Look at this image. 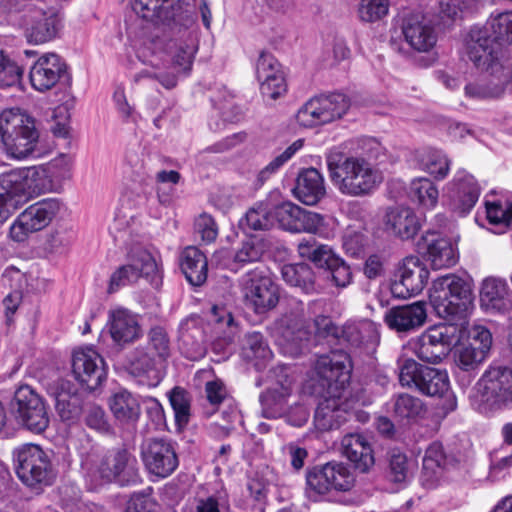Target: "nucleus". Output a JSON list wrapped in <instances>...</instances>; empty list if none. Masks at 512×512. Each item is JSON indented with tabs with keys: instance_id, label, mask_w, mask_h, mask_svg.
I'll return each mask as SVG.
<instances>
[{
	"instance_id": "44",
	"label": "nucleus",
	"mask_w": 512,
	"mask_h": 512,
	"mask_svg": "<svg viewBox=\"0 0 512 512\" xmlns=\"http://www.w3.org/2000/svg\"><path fill=\"white\" fill-rule=\"evenodd\" d=\"M110 409L115 418L124 423H134L140 416L138 398L126 390L119 391L112 396Z\"/></svg>"
},
{
	"instance_id": "1",
	"label": "nucleus",
	"mask_w": 512,
	"mask_h": 512,
	"mask_svg": "<svg viewBox=\"0 0 512 512\" xmlns=\"http://www.w3.org/2000/svg\"><path fill=\"white\" fill-rule=\"evenodd\" d=\"M199 49L195 27L179 29L170 39H156L138 52L139 60L152 68L134 75V81L157 79L165 88H174L180 77L190 74Z\"/></svg>"
},
{
	"instance_id": "51",
	"label": "nucleus",
	"mask_w": 512,
	"mask_h": 512,
	"mask_svg": "<svg viewBox=\"0 0 512 512\" xmlns=\"http://www.w3.org/2000/svg\"><path fill=\"white\" fill-rule=\"evenodd\" d=\"M272 225L267 205L260 204L247 211L239 221V227L245 232L268 229Z\"/></svg>"
},
{
	"instance_id": "39",
	"label": "nucleus",
	"mask_w": 512,
	"mask_h": 512,
	"mask_svg": "<svg viewBox=\"0 0 512 512\" xmlns=\"http://www.w3.org/2000/svg\"><path fill=\"white\" fill-rule=\"evenodd\" d=\"M488 222L495 226V233H503L512 227V194H501L485 201Z\"/></svg>"
},
{
	"instance_id": "50",
	"label": "nucleus",
	"mask_w": 512,
	"mask_h": 512,
	"mask_svg": "<svg viewBox=\"0 0 512 512\" xmlns=\"http://www.w3.org/2000/svg\"><path fill=\"white\" fill-rule=\"evenodd\" d=\"M243 353L246 359L255 361L254 365L257 369H261L272 357V351L259 332L247 334Z\"/></svg>"
},
{
	"instance_id": "32",
	"label": "nucleus",
	"mask_w": 512,
	"mask_h": 512,
	"mask_svg": "<svg viewBox=\"0 0 512 512\" xmlns=\"http://www.w3.org/2000/svg\"><path fill=\"white\" fill-rule=\"evenodd\" d=\"M427 318L424 302L417 301L410 305L393 307L386 311L384 322L397 332H409L422 326Z\"/></svg>"
},
{
	"instance_id": "56",
	"label": "nucleus",
	"mask_w": 512,
	"mask_h": 512,
	"mask_svg": "<svg viewBox=\"0 0 512 512\" xmlns=\"http://www.w3.org/2000/svg\"><path fill=\"white\" fill-rule=\"evenodd\" d=\"M23 72V68L16 61L0 51V88L20 84Z\"/></svg>"
},
{
	"instance_id": "40",
	"label": "nucleus",
	"mask_w": 512,
	"mask_h": 512,
	"mask_svg": "<svg viewBox=\"0 0 512 512\" xmlns=\"http://www.w3.org/2000/svg\"><path fill=\"white\" fill-rule=\"evenodd\" d=\"M175 2L180 0H131V6L144 19L175 20L179 16Z\"/></svg>"
},
{
	"instance_id": "62",
	"label": "nucleus",
	"mask_w": 512,
	"mask_h": 512,
	"mask_svg": "<svg viewBox=\"0 0 512 512\" xmlns=\"http://www.w3.org/2000/svg\"><path fill=\"white\" fill-rule=\"evenodd\" d=\"M125 512H159L151 493H134L127 502Z\"/></svg>"
},
{
	"instance_id": "48",
	"label": "nucleus",
	"mask_w": 512,
	"mask_h": 512,
	"mask_svg": "<svg viewBox=\"0 0 512 512\" xmlns=\"http://www.w3.org/2000/svg\"><path fill=\"white\" fill-rule=\"evenodd\" d=\"M163 361L143 349H137L130 361V372L135 376H147L159 381Z\"/></svg>"
},
{
	"instance_id": "25",
	"label": "nucleus",
	"mask_w": 512,
	"mask_h": 512,
	"mask_svg": "<svg viewBox=\"0 0 512 512\" xmlns=\"http://www.w3.org/2000/svg\"><path fill=\"white\" fill-rule=\"evenodd\" d=\"M18 170L0 175V223H4L33 195Z\"/></svg>"
},
{
	"instance_id": "17",
	"label": "nucleus",
	"mask_w": 512,
	"mask_h": 512,
	"mask_svg": "<svg viewBox=\"0 0 512 512\" xmlns=\"http://www.w3.org/2000/svg\"><path fill=\"white\" fill-rule=\"evenodd\" d=\"M94 472L103 481H115L121 486L135 484L140 480L137 460L126 450H113L105 454Z\"/></svg>"
},
{
	"instance_id": "64",
	"label": "nucleus",
	"mask_w": 512,
	"mask_h": 512,
	"mask_svg": "<svg viewBox=\"0 0 512 512\" xmlns=\"http://www.w3.org/2000/svg\"><path fill=\"white\" fill-rule=\"evenodd\" d=\"M337 220L329 215L316 214L311 234L322 239H332L337 232Z\"/></svg>"
},
{
	"instance_id": "10",
	"label": "nucleus",
	"mask_w": 512,
	"mask_h": 512,
	"mask_svg": "<svg viewBox=\"0 0 512 512\" xmlns=\"http://www.w3.org/2000/svg\"><path fill=\"white\" fill-rule=\"evenodd\" d=\"M15 472L18 478L29 487L50 485L55 477L50 455L39 445L26 443L13 452Z\"/></svg>"
},
{
	"instance_id": "5",
	"label": "nucleus",
	"mask_w": 512,
	"mask_h": 512,
	"mask_svg": "<svg viewBox=\"0 0 512 512\" xmlns=\"http://www.w3.org/2000/svg\"><path fill=\"white\" fill-rule=\"evenodd\" d=\"M327 168L333 186L349 197L370 196L383 181L382 172L361 156L330 155Z\"/></svg>"
},
{
	"instance_id": "47",
	"label": "nucleus",
	"mask_w": 512,
	"mask_h": 512,
	"mask_svg": "<svg viewBox=\"0 0 512 512\" xmlns=\"http://www.w3.org/2000/svg\"><path fill=\"white\" fill-rule=\"evenodd\" d=\"M283 280L294 287L300 288L305 293L314 291V272L304 263L287 264L281 269Z\"/></svg>"
},
{
	"instance_id": "27",
	"label": "nucleus",
	"mask_w": 512,
	"mask_h": 512,
	"mask_svg": "<svg viewBox=\"0 0 512 512\" xmlns=\"http://www.w3.org/2000/svg\"><path fill=\"white\" fill-rule=\"evenodd\" d=\"M401 30L405 42L417 52L431 51L438 41L435 25L420 14H412L404 18Z\"/></svg>"
},
{
	"instance_id": "16",
	"label": "nucleus",
	"mask_w": 512,
	"mask_h": 512,
	"mask_svg": "<svg viewBox=\"0 0 512 512\" xmlns=\"http://www.w3.org/2000/svg\"><path fill=\"white\" fill-rule=\"evenodd\" d=\"M492 346V334L482 325H474L468 331V339L457 350L455 362L467 372L477 371L487 359Z\"/></svg>"
},
{
	"instance_id": "30",
	"label": "nucleus",
	"mask_w": 512,
	"mask_h": 512,
	"mask_svg": "<svg viewBox=\"0 0 512 512\" xmlns=\"http://www.w3.org/2000/svg\"><path fill=\"white\" fill-rule=\"evenodd\" d=\"M418 390L428 396L443 398L445 414L457 408L456 396L450 391V380L446 370L426 367L420 374Z\"/></svg>"
},
{
	"instance_id": "41",
	"label": "nucleus",
	"mask_w": 512,
	"mask_h": 512,
	"mask_svg": "<svg viewBox=\"0 0 512 512\" xmlns=\"http://www.w3.org/2000/svg\"><path fill=\"white\" fill-rule=\"evenodd\" d=\"M323 124L342 118L349 109V99L341 93L323 94L313 97Z\"/></svg>"
},
{
	"instance_id": "45",
	"label": "nucleus",
	"mask_w": 512,
	"mask_h": 512,
	"mask_svg": "<svg viewBox=\"0 0 512 512\" xmlns=\"http://www.w3.org/2000/svg\"><path fill=\"white\" fill-rule=\"evenodd\" d=\"M344 334L355 346L374 347L380 338L378 325L366 319L347 325Z\"/></svg>"
},
{
	"instance_id": "19",
	"label": "nucleus",
	"mask_w": 512,
	"mask_h": 512,
	"mask_svg": "<svg viewBox=\"0 0 512 512\" xmlns=\"http://www.w3.org/2000/svg\"><path fill=\"white\" fill-rule=\"evenodd\" d=\"M273 336L281 353L297 357L309 348L312 332L304 328L300 318L284 316L275 323Z\"/></svg>"
},
{
	"instance_id": "20",
	"label": "nucleus",
	"mask_w": 512,
	"mask_h": 512,
	"mask_svg": "<svg viewBox=\"0 0 512 512\" xmlns=\"http://www.w3.org/2000/svg\"><path fill=\"white\" fill-rule=\"evenodd\" d=\"M62 26L61 15L53 9L34 8L24 15L25 36L33 44H43L55 39Z\"/></svg>"
},
{
	"instance_id": "6",
	"label": "nucleus",
	"mask_w": 512,
	"mask_h": 512,
	"mask_svg": "<svg viewBox=\"0 0 512 512\" xmlns=\"http://www.w3.org/2000/svg\"><path fill=\"white\" fill-rule=\"evenodd\" d=\"M498 40L512 43V10L491 16L484 26L471 27L463 37L461 55L477 65L491 52L503 56Z\"/></svg>"
},
{
	"instance_id": "54",
	"label": "nucleus",
	"mask_w": 512,
	"mask_h": 512,
	"mask_svg": "<svg viewBox=\"0 0 512 512\" xmlns=\"http://www.w3.org/2000/svg\"><path fill=\"white\" fill-rule=\"evenodd\" d=\"M169 401L175 414V421L179 427L188 424L190 417L189 393L180 387L173 388L169 394Z\"/></svg>"
},
{
	"instance_id": "35",
	"label": "nucleus",
	"mask_w": 512,
	"mask_h": 512,
	"mask_svg": "<svg viewBox=\"0 0 512 512\" xmlns=\"http://www.w3.org/2000/svg\"><path fill=\"white\" fill-rule=\"evenodd\" d=\"M292 193L305 205L313 206L320 202L325 194V180L315 168H306L299 172Z\"/></svg>"
},
{
	"instance_id": "57",
	"label": "nucleus",
	"mask_w": 512,
	"mask_h": 512,
	"mask_svg": "<svg viewBox=\"0 0 512 512\" xmlns=\"http://www.w3.org/2000/svg\"><path fill=\"white\" fill-rule=\"evenodd\" d=\"M426 368L411 358H400L398 360L399 382L403 387L416 388L420 383V374Z\"/></svg>"
},
{
	"instance_id": "53",
	"label": "nucleus",
	"mask_w": 512,
	"mask_h": 512,
	"mask_svg": "<svg viewBox=\"0 0 512 512\" xmlns=\"http://www.w3.org/2000/svg\"><path fill=\"white\" fill-rule=\"evenodd\" d=\"M389 0H359L357 16L362 22L374 23L389 13Z\"/></svg>"
},
{
	"instance_id": "60",
	"label": "nucleus",
	"mask_w": 512,
	"mask_h": 512,
	"mask_svg": "<svg viewBox=\"0 0 512 512\" xmlns=\"http://www.w3.org/2000/svg\"><path fill=\"white\" fill-rule=\"evenodd\" d=\"M367 239L363 233L348 229L342 240V247L345 253L353 258H359L364 254Z\"/></svg>"
},
{
	"instance_id": "49",
	"label": "nucleus",
	"mask_w": 512,
	"mask_h": 512,
	"mask_svg": "<svg viewBox=\"0 0 512 512\" xmlns=\"http://www.w3.org/2000/svg\"><path fill=\"white\" fill-rule=\"evenodd\" d=\"M305 211L295 203L286 201L275 207L274 216L284 230L300 233Z\"/></svg>"
},
{
	"instance_id": "14",
	"label": "nucleus",
	"mask_w": 512,
	"mask_h": 512,
	"mask_svg": "<svg viewBox=\"0 0 512 512\" xmlns=\"http://www.w3.org/2000/svg\"><path fill=\"white\" fill-rule=\"evenodd\" d=\"M140 277L151 278L156 285L160 280L159 267L155 258L147 250L136 248L129 252L128 262L111 274L107 292L115 293L122 287L135 283Z\"/></svg>"
},
{
	"instance_id": "18",
	"label": "nucleus",
	"mask_w": 512,
	"mask_h": 512,
	"mask_svg": "<svg viewBox=\"0 0 512 512\" xmlns=\"http://www.w3.org/2000/svg\"><path fill=\"white\" fill-rule=\"evenodd\" d=\"M274 374L276 382L260 395L262 414L268 419L281 418L287 413L294 382L289 366H279Z\"/></svg>"
},
{
	"instance_id": "33",
	"label": "nucleus",
	"mask_w": 512,
	"mask_h": 512,
	"mask_svg": "<svg viewBox=\"0 0 512 512\" xmlns=\"http://www.w3.org/2000/svg\"><path fill=\"white\" fill-rule=\"evenodd\" d=\"M480 304L486 311L505 313L512 309V293L506 280L487 277L480 289Z\"/></svg>"
},
{
	"instance_id": "34",
	"label": "nucleus",
	"mask_w": 512,
	"mask_h": 512,
	"mask_svg": "<svg viewBox=\"0 0 512 512\" xmlns=\"http://www.w3.org/2000/svg\"><path fill=\"white\" fill-rule=\"evenodd\" d=\"M383 221L386 230L402 240L412 239L421 228L415 211L405 206L388 208Z\"/></svg>"
},
{
	"instance_id": "4",
	"label": "nucleus",
	"mask_w": 512,
	"mask_h": 512,
	"mask_svg": "<svg viewBox=\"0 0 512 512\" xmlns=\"http://www.w3.org/2000/svg\"><path fill=\"white\" fill-rule=\"evenodd\" d=\"M207 327L211 349L227 358L231 354L230 344L239 333V324L225 305H213L207 315ZM208 332L203 319L192 315L180 323L179 349L192 361L203 358L207 352Z\"/></svg>"
},
{
	"instance_id": "38",
	"label": "nucleus",
	"mask_w": 512,
	"mask_h": 512,
	"mask_svg": "<svg viewBox=\"0 0 512 512\" xmlns=\"http://www.w3.org/2000/svg\"><path fill=\"white\" fill-rule=\"evenodd\" d=\"M180 267L188 282L200 286L207 278L206 256L196 247L190 246L183 250Z\"/></svg>"
},
{
	"instance_id": "21",
	"label": "nucleus",
	"mask_w": 512,
	"mask_h": 512,
	"mask_svg": "<svg viewBox=\"0 0 512 512\" xmlns=\"http://www.w3.org/2000/svg\"><path fill=\"white\" fill-rule=\"evenodd\" d=\"M449 207L459 216H465L476 205L481 188L475 177L464 169L456 171L447 184Z\"/></svg>"
},
{
	"instance_id": "43",
	"label": "nucleus",
	"mask_w": 512,
	"mask_h": 512,
	"mask_svg": "<svg viewBox=\"0 0 512 512\" xmlns=\"http://www.w3.org/2000/svg\"><path fill=\"white\" fill-rule=\"evenodd\" d=\"M408 195L411 201L423 210H432L438 204V188L432 180L426 177L413 179L409 186Z\"/></svg>"
},
{
	"instance_id": "29",
	"label": "nucleus",
	"mask_w": 512,
	"mask_h": 512,
	"mask_svg": "<svg viewBox=\"0 0 512 512\" xmlns=\"http://www.w3.org/2000/svg\"><path fill=\"white\" fill-rule=\"evenodd\" d=\"M106 327L113 342L118 345L132 343L142 336L138 316L123 307L109 310Z\"/></svg>"
},
{
	"instance_id": "28",
	"label": "nucleus",
	"mask_w": 512,
	"mask_h": 512,
	"mask_svg": "<svg viewBox=\"0 0 512 512\" xmlns=\"http://www.w3.org/2000/svg\"><path fill=\"white\" fill-rule=\"evenodd\" d=\"M73 160L70 156L61 154L48 163L18 170L27 184L31 187V194L40 190L38 180L46 177L50 182L61 183L72 176Z\"/></svg>"
},
{
	"instance_id": "15",
	"label": "nucleus",
	"mask_w": 512,
	"mask_h": 512,
	"mask_svg": "<svg viewBox=\"0 0 512 512\" xmlns=\"http://www.w3.org/2000/svg\"><path fill=\"white\" fill-rule=\"evenodd\" d=\"M141 458L147 472L156 479L170 476L179 465L174 444L165 439H151L143 443Z\"/></svg>"
},
{
	"instance_id": "22",
	"label": "nucleus",
	"mask_w": 512,
	"mask_h": 512,
	"mask_svg": "<svg viewBox=\"0 0 512 512\" xmlns=\"http://www.w3.org/2000/svg\"><path fill=\"white\" fill-rule=\"evenodd\" d=\"M391 291L399 298H408L419 294L425 287L429 271L425 264L414 256L406 257L399 264Z\"/></svg>"
},
{
	"instance_id": "31",
	"label": "nucleus",
	"mask_w": 512,
	"mask_h": 512,
	"mask_svg": "<svg viewBox=\"0 0 512 512\" xmlns=\"http://www.w3.org/2000/svg\"><path fill=\"white\" fill-rule=\"evenodd\" d=\"M341 454L360 472H368L375 464L374 451L361 433H348L341 440Z\"/></svg>"
},
{
	"instance_id": "13",
	"label": "nucleus",
	"mask_w": 512,
	"mask_h": 512,
	"mask_svg": "<svg viewBox=\"0 0 512 512\" xmlns=\"http://www.w3.org/2000/svg\"><path fill=\"white\" fill-rule=\"evenodd\" d=\"M60 210V203L55 199H46L24 209L11 223L9 237L17 243L26 242L29 237L45 229Z\"/></svg>"
},
{
	"instance_id": "42",
	"label": "nucleus",
	"mask_w": 512,
	"mask_h": 512,
	"mask_svg": "<svg viewBox=\"0 0 512 512\" xmlns=\"http://www.w3.org/2000/svg\"><path fill=\"white\" fill-rule=\"evenodd\" d=\"M297 250L301 258L311 261L319 268L328 269L339 257L329 245L318 243L314 239L300 241Z\"/></svg>"
},
{
	"instance_id": "26",
	"label": "nucleus",
	"mask_w": 512,
	"mask_h": 512,
	"mask_svg": "<svg viewBox=\"0 0 512 512\" xmlns=\"http://www.w3.org/2000/svg\"><path fill=\"white\" fill-rule=\"evenodd\" d=\"M479 385L483 401L498 406L512 405V369L492 366L484 373Z\"/></svg>"
},
{
	"instance_id": "9",
	"label": "nucleus",
	"mask_w": 512,
	"mask_h": 512,
	"mask_svg": "<svg viewBox=\"0 0 512 512\" xmlns=\"http://www.w3.org/2000/svg\"><path fill=\"white\" fill-rule=\"evenodd\" d=\"M355 480L348 465L336 461L328 462L307 471L305 494L313 502L329 500L332 492L350 491Z\"/></svg>"
},
{
	"instance_id": "46",
	"label": "nucleus",
	"mask_w": 512,
	"mask_h": 512,
	"mask_svg": "<svg viewBox=\"0 0 512 512\" xmlns=\"http://www.w3.org/2000/svg\"><path fill=\"white\" fill-rule=\"evenodd\" d=\"M409 349L417 358L427 363L438 364L447 357L427 330L410 340Z\"/></svg>"
},
{
	"instance_id": "59",
	"label": "nucleus",
	"mask_w": 512,
	"mask_h": 512,
	"mask_svg": "<svg viewBox=\"0 0 512 512\" xmlns=\"http://www.w3.org/2000/svg\"><path fill=\"white\" fill-rule=\"evenodd\" d=\"M148 352L163 362L168 358L169 340L163 329L157 327L150 330Z\"/></svg>"
},
{
	"instance_id": "36",
	"label": "nucleus",
	"mask_w": 512,
	"mask_h": 512,
	"mask_svg": "<svg viewBox=\"0 0 512 512\" xmlns=\"http://www.w3.org/2000/svg\"><path fill=\"white\" fill-rule=\"evenodd\" d=\"M440 231H427L423 241L427 245V258L433 269L450 268L456 264L458 254L450 239L440 236Z\"/></svg>"
},
{
	"instance_id": "7",
	"label": "nucleus",
	"mask_w": 512,
	"mask_h": 512,
	"mask_svg": "<svg viewBox=\"0 0 512 512\" xmlns=\"http://www.w3.org/2000/svg\"><path fill=\"white\" fill-rule=\"evenodd\" d=\"M0 136L6 153L16 159L33 155L39 139L34 119L14 108L0 114Z\"/></svg>"
},
{
	"instance_id": "61",
	"label": "nucleus",
	"mask_w": 512,
	"mask_h": 512,
	"mask_svg": "<svg viewBox=\"0 0 512 512\" xmlns=\"http://www.w3.org/2000/svg\"><path fill=\"white\" fill-rule=\"evenodd\" d=\"M195 234L205 243L213 242L218 235V227L212 216L203 213L194 221Z\"/></svg>"
},
{
	"instance_id": "12",
	"label": "nucleus",
	"mask_w": 512,
	"mask_h": 512,
	"mask_svg": "<svg viewBox=\"0 0 512 512\" xmlns=\"http://www.w3.org/2000/svg\"><path fill=\"white\" fill-rule=\"evenodd\" d=\"M11 410L17 422L35 434L44 432L49 426L48 406L29 385H22L15 391Z\"/></svg>"
},
{
	"instance_id": "2",
	"label": "nucleus",
	"mask_w": 512,
	"mask_h": 512,
	"mask_svg": "<svg viewBox=\"0 0 512 512\" xmlns=\"http://www.w3.org/2000/svg\"><path fill=\"white\" fill-rule=\"evenodd\" d=\"M314 369L325 390L315 411V428L323 432L338 429L348 420L353 408L347 396L352 371L350 357L345 352L332 351L319 356Z\"/></svg>"
},
{
	"instance_id": "8",
	"label": "nucleus",
	"mask_w": 512,
	"mask_h": 512,
	"mask_svg": "<svg viewBox=\"0 0 512 512\" xmlns=\"http://www.w3.org/2000/svg\"><path fill=\"white\" fill-rule=\"evenodd\" d=\"M474 66L485 74L465 85V95L472 99H493L501 97L512 82V62L493 52L483 57L482 63Z\"/></svg>"
},
{
	"instance_id": "52",
	"label": "nucleus",
	"mask_w": 512,
	"mask_h": 512,
	"mask_svg": "<svg viewBox=\"0 0 512 512\" xmlns=\"http://www.w3.org/2000/svg\"><path fill=\"white\" fill-rule=\"evenodd\" d=\"M260 91L264 98L275 100L282 96L287 90L284 72L268 75L264 68H260Z\"/></svg>"
},
{
	"instance_id": "3",
	"label": "nucleus",
	"mask_w": 512,
	"mask_h": 512,
	"mask_svg": "<svg viewBox=\"0 0 512 512\" xmlns=\"http://www.w3.org/2000/svg\"><path fill=\"white\" fill-rule=\"evenodd\" d=\"M429 301L440 318L450 322L438 323L426 330L446 356L461 338L462 321L471 304L470 285L461 277L448 274L435 279L429 290Z\"/></svg>"
},
{
	"instance_id": "58",
	"label": "nucleus",
	"mask_w": 512,
	"mask_h": 512,
	"mask_svg": "<svg viewBox=\"0 0 512 512\" xmlns=\"http://www.w3.org/2000/svg\"><path fill=\"white\" fill-rule=\"evenodd\" d=\"M395 416L400 419H410L418 416L423 409L420 399L409 394H400L394 400Z\"/></svg>"
},
{
	"instance_id": "63",
	"label": "nucleus",
	"mask_w": 512,
	"mask_h": 512,
	"mask_svg": "<svg viewBox=\"0 0 512 512\" xmlns=\"http://www.w3.org/2000/svg\"><path fill=\"white\" fill-rule=\"evenodd\" d=\"M297 123L305 128L324 125L313 98L309 99L296 114Z\"/></svg>"
},
{
	"instance_id": "24",
	"label": "nucleus",
	"mask_w": 512,
	"mask_h": 512,
	"mask_svg": "<svg viewBox=\"0 0 512 512\" xmlns=\"http://www.w3.org/2000/svg\"><path fill=\"white\" fill-rule=\"evenodd\" d=\"M72 372L90 390L100 386L107 374L103 358L92 347L79 348L73 352Z\"/></svg>"
},
{
	"instance_id": "37",
	"label": "nucleus",
	"mask_w": 512,
	"mask_h": 512,
	"mask_svg": "<svg viewBox=\"0 0 512 512\" xmlns=\"http://www.w3.org/2000/svg\"><path fill=\"white\" fill-rule=\"evenodd\" d=\"M414 163L436 180H443L450 171L451 160L440 149L424 147L414 153Z\"/></svg>"
},
{
	"instance_id": "23",
	"label": "nucleus",
	"mask_w": 512,
	"mask_h": 512,
	"mask_svg": "<svg viewBox=\"0 0 512 512\" xmlns=\"http://www.w3.org/2000/svg\"><path fill=\"white\" fill-rule=\"evenodd\" d=\"M68 76V67L64 59L56 53L42 54L31 66L29 79L31 86L38 92H46Z\"/></svg>"
},
{
	"instance_id": "55",
	"label": "nucleus",
	"mask_w": 512,
	"mask_h": 512,
	"mask_svg": "<svg viewBox=\"0 0 512 512\" xmlns=\"http://www.w3.org/2000/svg\"><path fill=\"white\" fill-rule=\"evenodd\" d=\"M417 463L409 459L405 454L393 452L390 458V475L394 482L402 483L408 480L414 473Z\"/></svg>"
},
{
	"instance_id": "11",
	"label": "nucleus",
	"mask_w": 512,
	"mask_h": 512,
	"mask_svg": "<svg viewBox=\"0 0 512 512\" xmlns=\"http://www.w3.org/2000/svg\"><path fill=\"white\" fill-rule=\"evenodd\" d=\"M240 284L245 305L256 314H264L277 306L279 287L265 269L257 267L248 271Z\"/></svg>"
}]
</instances>
